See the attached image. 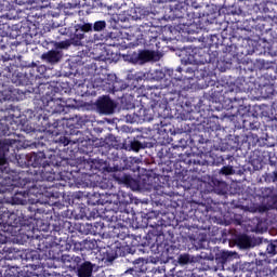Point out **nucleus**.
I'll use <instances>...</instances> for the list:
<instances>
[{
	"mask_svg": "<svg viewBox=\"0 0 277 277\" xmlns=\"http://www.w3.org/2000/svg\"><path fill=\"white\" fill-rule=\"evenodd\" d=\"M176 98H179V94L176 93V91L164 94V101L168 104L174 103V101H176Z\"/></svg>",
	"mask_w": 277,
	"mask_h": 277,
	"instance_id": "nucleus-53",
	"label": "nucleus"
},
{
	"mask_svg": "<svg viewBox=\"0 0 277 277\" xmlns=\"http://www.w3.org/2000/svg\"><path fill=\"white\" fill-rule=\"evenodd\" d=\"M37 72H38V79H41L42 75H44V72H47V66H44V65L38 66L37 65Z\"/></svg>",
	"mask_w": 277,
	"mask_h": 277,
	"instance_id": "nucleus-58",
	"label": "nucleus"
},
{
	"mask_svg": "<svg viewBox=\"0 0 277 277\" xmlns=\"http://www.w3.org/2000/svg\"><path fill=\"white\" fill-rule=\"evenodd\" d=\"M31 245L34 246L35 250H39V252H47L48 250H51L54 246H64L66 243V240L62 239V237L54 236H48V237H32L30 240Z\"/></svg>",
	"mask_w": 277,
	"mask_h": 277,
	"instance_id": "nucleus-10",
	"label": "nucleus"
},
{
	"mask_svg": "<svg viewBox=\"0 0 277 277\" xmlns=\"http://www.w3.org/2000/svg\"><path fill=\"white\" fill-rule=\"evenodd\" d=\"M155 58V51L150 50H138V52H133L128 54V60L132 64H146Z\"/></svg>",
	"mask_w": 277,
	"mask_h": 277,
	"instance_id": "nucleus-17",
	"label": "nucleus"
},
{
	"mask_svg": "<svg viewBox=\"0 0 277 277\" xmlns=\"http://www.w3.org/2000/svg\"><path fill=\"white\" fill-rule=\"evenodd\" d=\"M108 202L113 205V207L118 208H131L130 205L132 202L131 196L122 190H119L117 194H114Z\"/></svg>",
	"mask_w": 277,
	"mask_h": 277,
	"instance_id": "nucleus-19",
	"label": "nucleus"
},
{
	"mask_svg": "<svg viewBox=\"0 0 277 277\" xmlns=\"http://www.w3.org/2000/svg\"><path fill=\"white\" fill-rule=\"evenodd\" d=\"M29 200V190H16L12 197V205H26Z\"/></svg>",
	"mask_w": 277,
	"mask_h": 277,
	"instance_id": "nucleus-28",
	"label": "nucleus"
},
{
	"mask_svg": "<svg viewBox=\"0 0 277 277\" xmlns=\"http://www.w3.org/2000/svg\"><path fill=\"white\" fill-rule=\"evenodd\" d=\"M28 211L34 214L28 215L27 220H23L21 222V226H27L28 230H34V228H36V225L34 222H35V220H38V216H36V214L44 213V209L38 208V203H31L28 207Z\"/></svg>",
	"mask_w": 277,
	"mask_h": 277,
	"instance_id": "nucleus-21",
	"label": "nucleus"
},
{
	"mask_svg": "<svg viewBox=\"0 0 277 277\" xmlns=\"http://www.w3.org/2000/svg\"><path fill=\"white\" fill-rule=\"evenodd\" d=\"M79 277H91L92 272H94V264L92 262L85 261L84 263H80L79 267L77 268Z\"/></svg>",
	"mask_w": 277,
	"mask_h": 277,
	"instance_id": "nucleus-29",
	"label": "nucleus"
},
{
	"mask_svg": "<svg viewBox=\"0 0 277 277\" xmlns=\"http://www.w3.org/2000/svg\"><path fill=\"white\" fill-rule=\"evenodd\" d=\"M12 55L0 53V76L12 77L14 75V65H12Z\"/></svg>",
	"mask_w": 277,
	"mask_h": 277,
	"instance_id": "nucleus-20",
	"label": "nucleus"
},
{
	"mask_svg": "<svg viewBox=\"0 0 277 277\" xmlns=\"http://www.w3.org/2000/svg\"><path fill=\"white\" fill-rule=\"evenodd\" d=\"M82 241H83V248L88 252H92V250H96V248H98V242H96V240L94 239H85Z\"/></svg>",
	"mask_w": 277,
	"mask_h": 277,
	"instance_id": "nucleus-42",
	"label": "nucleus"
},
{
	"mask_svg": "<svg viewBox=\"0 0 277 277\" xmlns=\"http://www.w3.org/2000/svg\"><path fill=\"white\" fill-rule=\"evenodd\" d=\"M41 124L45 129H58L60 128V120H55L53 116L50 117H42Z\"/></svg>",
	"mask_w": 277,
	"mask_h": 277,
	"instance_id": "nucleus-36",
	"label": "nucleus"
},
{
	"mask_svg": "<svg viewBox=\"0 0 277 277\" xmlns=\"http://www.w3.org/2000/svg\"><path fill=\"white\" fill-rule=\"evenodd\" d=\"M34 85H36L35 88H37V92L44 98L43 103L47 101V107H50L51 114H62V111H64V105L60 104L62 98L51 96V93L53 92V87H51V84L35 82Z\"/></svg>",
	"mask_w": 277,
	"mask_h": 277,
	"instance_id": "nucleus-6",
	"label": "nucleus"
},
{
	"mask_svg": "<svg viewBox=\"0 0 277 277\" xmlns=\"http://www.w3.org/2000/svg\"><path fill=\"white\" fill-rule=\"evenodd\" d=\"M224 53H228V55H232L233 57H235V55H237V45L235 44L226 45Z\"/></svg>",
	"mask_w": 277,
	"mask_h": 277,
	"instance_id": "nucleus-54",
	"label": "nucleus"
},
{
	"mask_svg": "<svg viewBox=\"0 0 277 277\" xmlns=\"http://www.w3.org/2000/svg\"><path fill=\"white\" fill-rule=\"evenodd\" d=\"M138 219L136 217V221ZM161 228V223L159 220V212L150 211L145 214L142 222L137 221L135 228Z\"/></svg>",
	"mask_w": 277,
	"mask_h": 277,
	"instance_id": "nucleus-16",
	"label": "nucleus"
},
{
	"mask_svg": "<svg viewBox=\"0 0 277 277\" xmlns=\"http://www.w3.org/2000/svg\"><path fill=\"white\" fill-rule=\"evenodd\" d=\"M211 87L209 90V96L212 98L214 103H222L224 98H226V94H228V83H222L220 81L216 82H210L208 84Z\"/></svg>",
	"mask_w": 277,
	"mask_h": 277,
	"instance_id": "nucleus-14",
	"label": "nucleus"
},
{
	"mask_svg": "<svg viewBox=\"0 0 277 277\" xmlns=\"http://www.w3.org/2000/svg\"><path fill=\"white\" fill-rule=\"evenodd\" d=\"M117 238L121 241H124V239H130L131 235H129V227L121 226V229L117 233Z\"/></svg>",
	"mask_w": 277,
	"mask_h": 277,
	"instance_id": "nucleus-45",
	"label": "nucleus"
},
{
	"mask_svg": "<svg viewBox=\"0 0 277 277\" xmlns=\"http://www.w3.org/2000/svg\"><path fill=\"white\" fill-rule=\"evenodd\" d=\"M240 272L248 273V274H259V276H269L272 274V269L267 264L266 260H256L252 262H243L239 265Z\"/></svg>",
	"mask_w": 277,
	"mask_h": 277,
	"instance_id": "nucleus-7",
	"label": "nucleus"
},
{
	"mask_svg": "<svg viewBox=\"0 0 277 277\" xmlns=\"http://www.w3.org/2000/svg\"><path fill=\"white\" fill-rule=\"evenodd\" d=\"M177 262L180 265H188V263H194V259H192L189 253H184L179 255Z\"/></svg>",
	"mask_w": 277,
	"mask_h": 277,
	"instance_id": "nucleus-43",
	"label": "nucleus"
},
{
	"mask_svg": "<svg viewBox=\"0 0 277 277\" xmlns=\"http://www.w3.org/2000/svg\"><path fill=\"white\" fill-rule=\"evenodd\" d=\"M131 263H133L134 267L129 268L126 273L127 274H140V272H144V259L138 258L135 260H132Z\"/></svg>",
	"mask_w": 277,
	"mask_h": 277,
	"instance_id": "nucleus-33",
	"label": "nucleus"
},
{
	"mask_svg": "<svg viewBox=\"0 0 277 277\" xmlns=\"http://www.w3.org/2000/svg\"><path fill=\"white\" fill-rule=\"evenodd\" d=\"M220 174H222L223 176H230V174H235V169L233 168V166H224L220 170Z\"/></svg>",
	"mask_w": 277,
	"mask_h": 277,
	"instance_id": "nucleus-50",
	"label": "nucleus"
},
{
	"mask_svg": "<svg viewBox=\"0 0 277 277\" xmlns=\"http://www.w3.org/2000/svg\"><path fill=\"white\" fill-rule=\"evenodd\" d=\"M54 207L62 210L61 212H57V215H61V217H72V211L68 210V207L57 202L54 203Z\"/></svg>",
	"mask_w": 277,
	"mask_h": 277,
	"instance_id": "nucleus-40",
	"label": "nucleus"
},
{
	"mask_svg": "<svg viewBox=\"0 0 277 277\" xmlns=\"http://www.w3.org/2000/svg\"><path fill=\"white\" fill-rule=\"evenodd\" d=\"M90 170L95 168V170H98V172H109V167H107V160L98 159L93 161L92 164H87Z\"/></svg>",
	"mask_w": 277,
	"mask_h": 277,
	"instance_id": "nucleus-32",
	"label": "nucleus"
},
{
	"mask_svg": "<svg viewBox=\"0 0 277 277\" xmlns=\"http://www.w3.org/2000/svg\"><path fill=\"white\" fill-rule=\"evenodd\" d=\"M122 90H127V84L123 81H115L113 83L114 92H122Z\"/></svg>",
	"mask_w": 277,
	"mask_h": 277,
	"instance_id": "nucleus-52",
	"label": "nucleus"
},
{
	"mask_svg": "<svg viewBox=\"0 0 277 277\" xmlns=\"http://www.w3.org/2000/svg\"><path fill=\"white\" fill-rule=\"evenodd\" d=\"M107 159L109 161H118L120 159V156H118V149L110 147L108 151L106 153Z\"/></svg>",
	"mask_w": 277,
	"mask_h": 277,
	"instance_id": "nucleus-44",
	"label": "nucleus"
},
{
	"mask_svg": "<svg viewBox=\"0 0 277 277\" xmlns=\"http://www.w3.org/2000/svg\"><path fill=\"white\" fill-rule=\"evenodd\" d=\"M70 41H61L55 44L56 49H68L70 47Z\"/></svg>",
	"mask_w": 277,
	"mask_h": 277,
	"instance_id": "nucleus-57",
	"label": "nucleus"
},
{
	"mask_svg": "<svg viewBox=\"0 0 277 277\" xmlns=\"http://www.w3.org/2000/svg\"><path fill=\"white\" fill-rule=\"evenodd\" d=\"M11 220H16V214L14 211H11L10 208L6 206L1 205L0 206V225L1 224H8L9 226H14L12 225Z\"/></svg>",
	"mask_w": 277,
	"mask_h": 277,
	"instance_id": "nucleus-25",
	"label": "nucleus"
},
{
	"mask_svg": "<svg viewBox=\"0 0 277 277\" xmlns=\"http://www.w3.org/2000/svg\"><path fill=\"white\" fill-rule=\"evenodd\" d=\"M265 251H261V254L264 256H276L277 253V240H271L265 242L264 245Z\"/></svg>",
	"mask_w": 277,
	"mask_h": 277,
	"instance_id": "nucleus-31",
	"label": "nucleus"
},
{
	"mask_svg": "<svg viewBox=\"0 0 277 277\" xmlns=\"http://www.w3.org/2000/svg\"><path fill=\"white\" fill-rule=\"evenodd\" d=\"M242 127L247 131H259L261 129V122L258 117H249L248 119L242 120Z\"/></svg>",
	"mask_w": 277,
	"mask_h": 277,
	"instance_id": "nucleus-30",
	"label": "nucleus"
},
{
	"mask_svg": "<svg viewBox=\"0 0 277 277\" xmlns=\"http://www.w3.org/2000/svg\"><path fill=\"white\" fill-rule=\"evenodd\" d=\"M62 57H64V54L57 50H50L41 55V60L45 62V64L51 65L62 62Z\"/></svg>",
	"mask_w": 277,
	"mask_h": 277,
	"instance_id": "nucleus-24",
	"label": "nucleus"
},
{
	"mask_svg": "<svg viewBox=\"0 0 277 277\" xmlns=\"http://www.w3.org/2000/svg\"><path fill=\"white\" fill-rule=\"evenodd\" d=\"M187 3V10L193 15V22L196 23L197 18H201L205 14H201L200 8H202V0H184Z\"/></svg>",
	"mask_w": 277,
	"mask_h": 277,
	"instance_id": "nucleus-23",
	"label": "nucleus"
},
{
	"mask_svg": "<svg viewBox=\"0 0 277 277\" xmlns=\"http://www.w3.org/2000/svg\"><path fill=\"white\" fill-rule=\"evenodd\" d=\"M166 127H168V124L163 126V123L161 122L160 128H158V132L166 133V135H168V129H166Z\"/></svg>",
	"mask_w": 277,
	"mask_h": 277,
	"instance_id": "nucleus-62",
	"label": "nucleus"
},
{
	"mask_svg": "<svg viewBox=\"0 0 277 277\" xmlns=\"http://www.w3.org/2000/svg\"><path fill=\"white\" fill-rule=\"evenodd\" d=\"M187 146L185 138L180 140V145L168 147L164 145L157 153L160 158V163L164 166H172L175 162V168L179 170L177 174H185V172H193L194 174H205L209 168V161L201 160V158L192 159L190 156H183L181 150Z\"/></svg>",
	"mask_w": 277,
	"mask_h": 277,
	"instance_id": "nucleus-2",
	"label": "nucleus"
},
{
	"mask_svg": "<svg viewBox=\"0 0 277 277\" xmlns=\"http://www.w3.org/2000/svg\"><path fill=\"white\" fill-rule=\"evenodd\" d=\"M70 248H72L75 252H83L84 251L83 240L82 241L71 240Z\"/></svg>",
	"mask_w": 277,
	"mask_h": 277,
	"instance_id": "nucleus-49",
	"label": "nucleus"
},
{
	"mask_svg": "<svg viewBox=\"0 0 277 277\" xmlns=\"http://www.w3.org/2000/svg\"><path fill=\"white\" fill-rule=\"evenodd\" d=\"M81 256L79 255L64 254L61 258L63 267L71 271L78 269L79 265H81Z\"/></svg>",
	"mask_w": 277,
	"mask_h": 277,
	"instance_id": "nucleus-22",
	"label": "nucleus"
},
{
	"mask_svg": "<svg viewBox=\"0 0 277 277\" xmlns=\"http://www.w3.org/2000/svg\"><path fill=\"white\" fill-rule=\"evenodd\" d=\"M18 85H34L38 81V65L32 63L25 68V74L17 76Z\"/></svg>",
	"mask_w": 277,
	"mask_h": 277,
	"instance_id": "nucleus-15",
	"label": "nucleus"
},
{
	"mask_svg": "<svg viewBox=\"0 0 277 277\" xmlns=\"http://www.w3.org/2000/svg\"><path fill=\"white\" fill-rule=\"evenodd\" d=\"M107 27V23L105 21H97L92 25V31H103Z\"/></svg>",
	"mask_w": 277,
	"mask_h": 277,
	"instance_id": "nucleus-48",
	"label": "nucleus"
},
{
	"mask_svg": "<svg viewBox=\"0 0 277 277\" xmlns=\"http://www.w3.org/2000/svg\"><path fill=\"white\" fill-rule=\"evenodd\" d=\"M184 53L186 57L185 62L188 64H211V54L202 48H186Z\"/></svg>",
	"mask_w": 277,
	"mask_h": 277,
	"instance_id": "nucleus-9",
	"label": "nucleus"
},
{
	"mask_svg": "<svg viewBox=\"0 0 277 277\" xmlns=\"http://www.w3.org/2000/svg\"><path fill=\"white\" fill-rule=\"evenodd\" d=\"M16 138H4L0 141V194L10 192L12 187H22V189L31 183L28 171L10 168L8 159L16 157L19 168H31L29 163V154L16 156Z\"/></svg>",
	"mask_w": 277,
	"mask_h": 277,
	"instance_id": "nucleus-1",
	"label": "nucleus"
},
{
	"mask_svg": "<svg viewBox=\"0 0 277 277\" xmlns=\"http://www.w3.org/2000/svg\"><path fill=\"white\" fill-rule=\"evenodd\" d=\"M236 245L238 248L248 249L251 246L250 236L242 234L236 237Z\"/></svg>",
	"mask_w": 277,
	"mask_h": 277,
	"instance_id": "nucleus-37",
	"label": "nucleus"
},
{
	"mask_svg": "<svg viewBox=\"0 0 277 277\" xmlns=\"http://www.w3.org/2000/svg\"><path fill=\"white\" fill-rule=\"evenodd\" d=\"M245 144H247L248 148H250L251 146L252 147L256 146V144H259V135L254 133H249L246 136Z\"/></svg>",
	"mask_w": 277,
	"mask_h": 277,
	"instance_id": "nucleus-41",
	"label": "nucleus"
},
{
	"mask_svg": "<svg viewBox=\"0 0 277 277\" xmlns=\"http://www.w3.org/2000/svg\"><path fill=\"white\" fill-rule=\"evenodd\" d=\"M103 196L101 193L92 192L87 194V202L91 207H96V205H107L109 202V199H103Z\"/></svg>",
	"mask_w": 277,
	"mask_h": 277,
	"instance_id": "nucleus-27",
	"label": "nucleus"
},
{
	"mask_svg": "<svg viewBox=\"0 0 277 277\" xmlns=\"http://www.w3.org/2000/svg\"><path fill=\"white\" fill-rule=\"evenodd\" d=\"M111 211V222H117L119 226L124 227L135 226V213H133V210H131V208L113 207Z\"/></svg>",
	"mask_w": 277,
	"mask_h": 277,
	"instance_id": "nucleus-8",
	"label": "nucleus"
},
{
	"mask_svg": "<svg viewBox=\"0 0 277 277\" xmlns=\"http://www.w3.org/2000/svg\"><path fill=\"white\" fill-rule=\"evenodd\" d=\"M226 159H230V157H224V156H220V155H215L214 157V163L215 166H224Z\"/></svg>",
	"mask_w": 277,
	"mask_h": 277,
	"instance_id": "nucleus-55",
	"label": "nucleus"
},
{
	"mask_svg": "<svg viewBox=\"0 0 277 277\" xmlns=\"http://www.w3.org/2000/svg\"><path fill=\"white\" fill-rule=\"evenodd\" d=\"M96 109L100 114H105L106 116H109V114H113L116 109V103L109 95H103L102 97H98V100L95 103Z\"/></svg>",
	"mask_w": 277,
	"mask_h": 277,
	"instance_id": "nucleus-18",
	"label": "nucleus"
},
{
	"mask_svg": "<svg viewBox=\"0 0 277 277\" xmlns=\"http://www.w3.org/2000/svg\"><path fill=\"white\" fill-rule=\"evenodd\" d=\"M164 21H177L174 25H194V13H189L187 1L173 0L164 8Z\"/></svg>",
	"mask_w": 277,
	"mask_h": 277,
	"instance_id": "nucleus-5",
	"label": "nucleus"
},
{
	"mask_svg": "<svg viewBox=\"0 0 277 277\" xmlns=\"http://www.w3.org/2000/svg\"><path fill=\"white\" fill-rule=\"evenodd\" d=\"M207 133L210 134V137H215L217 135V131H220V124L211 119L208 120L205 127Z\"/></svg>",
	"mask_w": 277,
	"mask_h": 277,
	"instance_id": "nucleus-35",
	"label": "nucleus"
},
{
	"mask_svg": "<svg viewBox=\"0 0 277 277\" xmlns=\"http://www.w3.org/2000/svg\"><path fill=\"white\" fill-rule=\"evenodd\" d=\"M8 37L0 36V50L8 49Z\"/></svg>",
	"mask_w": 277,
	"mask_h": 277,
	"instance_id": "nucleus-56",
	"label": "nucleus"
},
{
	"mask_svg": "<svg viewBox=\"0 0 277 277\" xmlns=\"http://www.w3.org/2000/svg\"><path fill=\"white\" fill-rule=\"evenodd\" d=\"M11 108H2L1 111H8L9 116H4L3 118L0 119V136H12V135H16V133L14 132L13 128H10V124H12L11 120H14V118H19L21 117V111H16L14 110V108L12 107V105L10 106ZM14 111H16V114H14Z\"/></svg>",
	"mask_w": 277,
	"mask_h": 277,
	"instance_id": "nucleus-11",
	"label": "nucleus"
},
{
	"mask_svg": "<svg viewBox=\"0 0 277 277\" xmlns=\"http://www.w3.org/2000/svg\"><path fill=\"white\" fill-rule=\"evenodd\" d=\"M129 254H135V250L133 247L126 245H118L116 243L114 247H110L106 250V261L113 263L116 261L118 256H129Z\"/></svg>",
	"mask_w": 277,
	"mask_h": 277,
	"instance_id": "nucleus-13",
	"label": "nucleus"
},
{
	"mask_svg": "<svg viewBox=\"0 0 277 277\" xmlns=\"http://www.w3.org/2000/svg\"><path fill=\"white\" fill-rule=\"evenodd\" d=\"M0 276L4 277H23V271L18 266L6 265L0 268Z\"/></svg>",
	"mask_w": 277,
	"mask_h": 277,
	"instance_id": "nucleus-26",
	"label": "nucleus"
},
{
	"mask_svg": "<svg viewBox=\"0 0 277 277\" xmlns=\"http://www.w3.org/2000/svg\"><path fill=\"white\" fill-rule=\"evenodd\" d=\"M265 213V211H267V208L264 206H259L256 209L253 210V213Z\"/></svg>",
	"mask_w": 277,
	"mask_h": 277,
	"instance_id": "nucleus-61",
	"label": "nucleus"
},
{
	"mask_svg": "<svg viewBox=\"0 0 277 277\" xmlns=\"http://www.w3.org/2000/svg\"><path fill=\"white\" fill-rule=\"evenodd\" d=\"M234 256H235V253L230 251H222L216 255V261H219V263H222L224 265L225 263L233 261Z\"/></svg>",
	"mask_w": 277,
	"mask_h": 277,
	"instance_id": "nucleus-38",
	"label": "nucleus"
},
{
	"mask_svg": "<svg viewBox=\"0 0 277 277\" xmlns=\"http://www.w3.org/2000/svg\"><path fill=\"white\" fill-rule=\"evenodd\" d=\"M38 0H15L17 5H31V3H36Z\"/></svg>",
	"mask_w": 277,
	"mask_h": 277,
	"instance_id": "nucleus-59",
	"label": "nucleus"
},
{
	"mask_svg": "<svg viewBox=\"0 0 277 277\" xmlns=\"http://www.w3.org/2000/svg\"><path fill=\"white\" fill-rule=\"evenodd\" d=\"M117 181L123 183V185H131V183H133V177L123 173L122 175L117 176Z\"/></svg>",
	"mask_w": 277,
	"mask_h": 277,
	"instance_id": "nucleus-47",
	"label": "nucleus"
},
{
	"mask_svg": "<svg viewBox=\"0 0 277 277\" xmlns=\"http://www.w3.org/2000/svg\"><path fill=\"white\" fill-rule=\"evenodd\" d=\"M129 168H131V164L127 162H124V166H120V167H118V164H115V170H119V171L129 170Z\"/></svg>",
	"mask_w": 277,
	"mask_h": 277,
	"instance_id": "nucleus-60",
	"label": "nucleus"
},
{
	"mask_svg": "<svg viewBox=\"0 0 277 277\" xmlns=\"http://www.w3.org/2000/svg\"><path fill=\"white\" fill-rule=\"evenodd\" d=\"M70 226H71L70 222L62 221L58 226L54 227V235H62V233L66 235L67 233H72V230L70 229Z\"/></svg>",
	"mask_w": 277,
	"mask_h": 277,
	"instance_id": "nucleus-34",
	"label": "nucleus"
},
{
	"mask_svg": "<svg viewBox=\"0 0 277 277\" xmlns=\"http://www.w3.org/2000/svg\"><path fill=\"white\" fill-rule=\"evenodd\" d=\"M213 192L215 194H219L221 196H224L226 194V183L222 181H213Z\"/></svg>",
	"mask_w": 277,
	"mask_h": 277,
	"instance_id": "nucleus-39",
	"label": "nucleus"
},
{
	"mask_svg": "<svg viewBox=\"0 0 277 277\" xmlns=\"http://www.w3.org/2000/svg\"><path fill=\"white\" fill-rule=\"evenodd\" d=\"M75 31L70 35L69 42L74 47H83L85 44V34L92 31V24L84 23V24H77L74 27Z\"/></svg>",
	"mask_w": 277,
	"mask_h": 277,
	"instance_id": "nucleus-12",
	"label": "nucleus"
},
{
	"mask_svg": "<svg viewBox=\"0 0 277 277\" xmlns=\"http://www.w3.org/2000/svg\"><path fill=\"white\" fill-rule=\"evenodd\" d=\"M130 148L131 150H133L134 153H140V150L146 148V145H144V143L140 142V141H132L130 143Z\"/></svg>",
	"mask_w": 277,
	"mask_h": 277,
	"instance_id": "nucleus-46",
	"label": "nucleus"
},
{
	"mask_svg": "<svg viewBox=\"0 0 277 277\" xmlns=\"http://www.w3.org/2000/svg\"><path fill=\"white\" fill-rule=\"evenodd\" d=\"M85 119L83 117H76V119H70L67 121L66 127L64 128L63 134H57L55 138L52 140V144H57L55 147H50L49 150H57L62 146H68L70 142L72 144H83L85 138L82 137L83 133L79 131L81 127H84Z\"/></svg>",
	"mask_w": 277,
	"mask_h": 277,
	"instance_id": "nucleus-4",
	"label": "nucleus"
},
{
	"mask_svg": "<svg viewBox=\"0 0 277 277\" xmlns=\"http://www.w3.org/2000/svg\"><path fill=\"white\" fill-rule=\"evenodd\" d=\"M29 164L31 168H39L37 171V182L40 183H54L52 187L54 189H64L68 187L70 183L64 179V175L57 177V173L53 170L54 168H62L65 163H68V159H63L60 156H56L51 162L47 161V155L44 151L30 153L28 154Z\"/></svg>",
	"mask_w": 277,
	"mask_h": 277,
	"instance_id": "nucleus-3",
	"label": "nucleus"
},
{
	"mask_svg": "<svg viewBox=\"0 0 277 277\" xmlns=\"http://www.w3.org/2000/svg\"><path fill=\"white\" fill-rule=\"evenodd\" d=\"M272 200H273L272 208L277 209V195L273 196Z\"/></svg>",
	"mask_w": 277,
	"mask_h": 277,
	"instance_id": "nucleus-64",
	"label": "nucleus"
},
{
	"mask_svg": "<svg viewBox=\"0 0 277 277\" xmlns=\"http://www.w3.org/2000/svg\"><path fill=\"white\" fill-rule=\"evenodd\" d=\"M0 243L1 245L8 243V237H5V235H3L1 233H0Z\"/></svg>",
	"mask_w": 277,
	"mask_h": 277,
	"instance_id": "nucleus-63",
	"label": "nucleus"
},
{
	"mask_svg": "<svg viewBox=\"0 0 277 277\" xmlns=\"http://www.w3.org/2000/svg\"><path fill=\"white\" fill-rule=\"evenodd\" d=\"M26 261H40V254L36 250L26 253Z\"/></svg>",
	"mask_w": 277,
	"mask_h": 277,
	"instance_id": "nucleus-51",
	"label": "nucleus"
}]
</instances>
